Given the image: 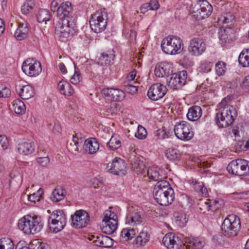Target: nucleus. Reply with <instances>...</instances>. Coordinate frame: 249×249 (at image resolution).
Here are the masks:
<instances>
[{"mask_svg": "<svg viewBox=\"0 0 249 249\" xmlns=\"http://www.w3.org/2000/svg\"><path fill=\"white\" fill-rule=\"evenodd\" d=\"M60 221L62 223L63 221H66L65 214L61 210H56L53 212L48 219V222H57Z\"/></svg>", "mask_w": 249, "mask_h": 249, "instance_id": "58836bf2", "label": "nucleus"}, {"mask_svg": "<svg viewBox=\"0 0 249 249\" xmlns=\"http://www.w3.org/2000/svg\"><path fill=\"white\" fill-rule=\"evenodd\" d=\"M165 157L170 160H180L181 153L176 148L170 147L165 152Z\"/></svg>", "mask_w": 249, "mask_h": 249, "instance_id": "f704fd0d", "label": "nucleus"}, {"mask_svg": "<svg viewBox=\"0 0 249 249\" xmlns=\"http://www.w3.org/2000/svg\"><path fill=\"white\" fill-rule=\"evenodd\" d=\"M13 241L8 238H2L0 239V249H14Z\"/></svg>", "mask_w": 249, "mask_h": 249, "instance_id": "8fccbe9b", "label": "nucleus"}, {"mask_svg": "<svg viewBox=\"0 0 249 249\" xmlns=\"http://www.w3.org/2000/svg\"><path fill=\"white\" fill-rule=\"evenodd\" d=\"M242 87L247 92H249V75L245 77L242 82Z\"/></svg>", "mask_w": 249, "mask_h": 249, "instance_id": "774afa93", "label": "nucleus"}, {"mask_svg": "<svg viewBox=\"0 0 249 249\" xmlns=\"http://www.w3.org/2000/svg\"><path fill=\"white\" fill-rule=\"evenodd\" d=\"M147 176L151 179L158 182L165 181L167 177L164 171L159 167H149L147 169Z\"/></svg>", "mask_w": 249, "mask_h": 249, "instance_id": "412c9836", "label": "nucleus"}, {"mask_svg": "<svg viewBox=\"0 0 249 249\" xmlns=\"http://www.w3.org/2000/svg\"><path fill=\"white\" fill-rule=\"evenodd\" d=\"M83 135L81 133H75L73 135L72 141L77 149L79 144L83 142Z\"/></svg>", "mask_w": 249, "mask_h": 249, "instance_id": "bf43d9fd", "label": "nucleus"}, {"mask_svg": "<svg viewBox=\"0 0 249 249\" xmlns=\"http://www.w3.org/2000/svg\"><path fill=\"white\" fill-rule=\"evenodd\" d=\"M181 236L173 233H168L162 239L163 244L168 249H180L183 245Z\"/></svg>", "mask_w": 249, "mask_h": 249, "instance_id": "dca6fc26", "label": "nucleus"}, {"mask_svg": "<svg viewBox=\"0 0 249 249\" xmlns=\"http://www.w3.org/2000/svg\"><path fill=\"white\" fill-rule=\"evenodd\" d=\"M231 29H221L218 33V38L222 43L230 42L231 40V36L229 32Z\"/></svg>", "mask_w": 249, "mask_h": 249, "instance_id": "a18cd8bd", "label": "nucleus"}, {"mask_svg": "<svg viewBox=\"0 0 249 249\" xmlns=\"http://www.w3.org/2000/svg\"><path fill=\"white\" fill-rule=\"evenodd\" d=\"M50 225V229L53 231V232L57 233L62 231L65 227L66 221H63V223L60 221L57 222H48Z\"/></svg>", "mask_w": 249, "mask_h": 249, "instance_id": "09e8293b", "label": "nucleus"}, {"mask_svg": "<svg viewBox=\"0 0 249 249\" xmlns=\"http://www.w3.org/2000/svg\"><path fill=\"white\" fill-rule=\"evenodd\" d=\"M171 66L167 62H161L156 66L155 74L157 77H164L168 76L171 72Z\"/></svg>", "mask_w": 249, "mask_h": 249, "instance_id": "5701e85b", "label": "nucleus"}, {"mask_svg": "<svg viewBox=\"0 0 249 249\" xmlns=\"http://www.w3.org/2000/svg\"><path fill=\"white\" fill-rule=\"evenodd\" d=\"M13 108L15 112L18 114L25 113L26 107L24 103L19 99H15L13 102Z\"/></svg>", "mask_w": 249, "mask_h": 249, "instance_id": "ea45409f", "label": "nucleus"}, {"mask_svg": "<svg viewBox=\"0 0 249 249\" xmlns=\"http://www.w3.org/2000/svg\"><path fill=\"white\" fill-rule=\"evenodd\" d=\"M228 172L238 176H249V161L241 159L232 160L227 167Z\"/></svg>", "mask_w": 249, "mask_h": 249, "instance_id": "1a4fd4ad", "label": "nucleus"}, {"mask_svg": "<svg viewBox=\"0 0 249 249\" xmlns=\"http://www.w3.org/2000/svg\"><path fill=\"white\" fill-rule=\"evenodd\" d=\"M131 164L133 170L137 174L142 173L144 171L145 166L143 161L136 159L131 163Z\"/></svg>", "mask_w": 249, "mask_h": 249, "instance_id": "de8ad7c7", "label": "nucleus"}, {"mask_svg": "<svg viewBox=\"0 0 249 249\" xmlns=\"http://www.w3.org/2000/svg\"><path fill=\"white\" fill-rule=\"evenodd\" d=\"M213 67V62L208 60H204L200 63L198 70L201 73H208L211 71Z\"/></svg>", "mask_w": 249, "mask_h": 249, "instance_id": "49530a36", "label": "nucleus"}, {"mask_svg": "<svg viewBox=\"0 0 249 249\" xmlns=\"http://www.w3.org/2000/svg\"><path fill=\"white\" fill-rule=\"evenodd\" d=\"M83 149L84 151L89 154H95L99 149V144L95 138H89L85 140Z\"/></svg>", "mask_w": 249, "mask_h": 249, "instance_id": "4be33fe9", "label": "nucleus"}, {"mask_svg": "<svg viewBox=\"0 0 249 249\" xmlns=\"http://www.w3.org/2000/svg\"><path fill=\"white\" fill-rule=\"evenodd\" d=\"M137 229L131 227L123 228L121 232V237L124 241L132 240L136 235Z\"/></svg>", "mask_w": 249, "mask_h": 249, "instance_id": "473e14b6", "label": "nucleus"}, {"mask_svg": "<svg viewBox=\"0 0 249 249\" xmlns=\"http://www.w3.org/2000/svg\"><path fill=\"white\" fill-rule=\"evenodd\" d=\"M215 72L219 76L224 75L226 71V64L223 61H218L215 65Z\"/></svg>", "mask_w": 249, "mask_h": 249, "instance_id": "3c124183", "label": "nucleus"}, {"mask_svg": "<svg viewBox=\"0 0 249 249\" xmlns=\"http://www.w3.org/2000/svg\"><path fill=\"white\" fill-rule=\"evenodd\" d=\"M101 94L106 100L116 102L123 101L126 97L124 91L117 88H105L102 89Z\"/></svg>", "mask_w": 249, "mask_h": 249, "instance_id": "ddd939ff", "label": "nucleus"}, {"mask_svg": "<svg viewBox=\"0 0 249 249\" xmlns=\"http://www.w3.org/2000/svg\"><path fill=\"white\" fill-rule=\"evenodd\" d=\"M9 147V141L5 135H0V150H5Z\"/></svg>", "mask_w": 249, "mask_h": 249, "instance_id": "13d9d810", "label": "nucleus"}, {"mask_svg": "<svg viewBox=\"0 0 249 249\" xmlns=\"http://www.w3.org/2000/svg\"><path fill=\"white\" fill-rule=\"evenodd\" d=\"M29 31V27L27 23H19L18 27L16 29L14 36L18 40H22L27 37Z\"/></svg>", "mask_w": 249, "mask_h": 249, "instance_id": "a878e982", "label": "nucleus"}, {"mask_svg": "<svg viewBox=\"0 0 249 249\" xmlns=\"http://www.w3.org/2000/svg\"><path fill=\"white\" fill-rule=\"evenodd\" d=\"M71 218L72 226L78 228L86 227L89 221V213L83 210L76 211Z\"/></svg>", "mask_w": 249, "mask_h": 249, "instance_id": "2eb2a0df", "label": "nucleus"}, {"mask_svg": "<svg viewBox=\"0 0 249 249\" xmlns=\"http://www.w3.org/2000/svg\"><path fill=\"white\" fill-rule=\"evenodd\" d=\"M107 146L112 150H116L121 146V138L116 134H113L109 142L107 143Z\"/></svg>", "mask_w": 249, "mask_h": 249, "instance_id": "4c0bfd02", "label": "nucleus"}, {"mask_svg": "<svg viewBox=\"0 0 249 249\" xmlns=\"http://www.w3.org/2000/svg\"><path fill=\"white\" fill-rule=\"evenodd\" d=\"M188 218L185 214H180L176 218L175 222L180 227H184L185 226Z\"/></svg>", "mask_w": 249, "mask_h": 249, "instance_id": "864d4df0", "label": "nucleus"}, {"mask_svg": "<svg viewBox=\"0 0 249 249\" xmlns=\"http://www.w3.org/2000/svg\"><path fill=\"white\" fill-rule=\"evenodd\" d=\"M238 62L242 67H249V49L242 51L238 57Z\"/></svg>", "mask_w": 249, "mask_h": 249, "instance_id": "e433bc0d", "label": "nucleus"}, {"mask_svg": "<svg viewBox=\"0 0 249 249\" xmlns=\"http://www.w3.org/2000/svg\"><path fill=\"white\" fill-rule=\"evenodd\" d=\"M58 89L62 94L70 96L74 93V90L71 84L67 81L62 80L58 84Z\"/></svg>", "mask_w": 249, "mask_h": 249, "instance_id": "cd10ccee", "label": "nucleus"}, {"mask_svg": "<svg viewBox=\"0 0 249 249\" xmlns=\"http://www.w3.org/2000/svg\"><path fill=\"white\" fill-rule=\"evenodd\" d=\"M103 220L118 222V216L114 212L106 211Z\"/></svg>", "mask_w": 249, "mask_h": 249, "instance_id": "5fc2aeb1", "label": "nucleus"}, {"mask_svg": "<svg viewBox=\"0 0 249 249\" xmlns=\"http://www.w3.org/2000/svg\"><path fill=\"white\" fill-rule=\"evenodd\" d=\"M187 77V73L186 71L173 73L168 82V86L174 89H178L185 85Z\"/></svg>", "mask_w": 249, "mask_h": 249, "instance_id": "a211bd4d", "label": "nucleus"}, {"mask_svg": "<svg viewBox=\"0 0 249 249\" xmlns=\"http://www.w3.org/2000/svg\"><path fill=\"white\" fill-rule=\"evenodd\" d=\"M66 195V191L62 187L57 186L53 191L50 198L52 201L57 202L63 200Z\"/></svg>", "mask_w": 249, "mask_h": 249, "instance_id": "c85d7f7f", "label": "nucleus"}, {"mask_svg": "<svg viewBox=\"0 0 249 249\" xmlns=\"http://www.w3.org/2000/svg\"><path fill=\"white\" fill-rule=\"evenodd\" d=\"M202 206L208 211L215 212L221 207V204L216 200H207Z\"/></svg>", "mask_w": 249, "mask_h": 249, "instance_id": "a19ab883", "label": "nucleus"}, {"mask_svg": "<svg viewBox=\"0 0 249 249\" xmlns=\"http://www.w3.org/2000/svg\"><path fill=\"white\" fill-rule=\"evenodd\" d=\"M51 9L52 11L56 12L58 20L72 19L73 8L71 3L69 1L53 0L51 3Z\"/></svg>", "mask_w": 249, "mask_h": 249, "instance_id": "0eeeda50", "label": "nucleus"}, {"mask_svg": "<svg viewBox=\"0 0 249 249\" xmlns=\"http://www.w3.org/2000/svg\"><path fill=\"white\" fill-rule=\"evenodd\" d=\"M191 184L194 186L195 190L204 196L207 197L209 194L207 188L205 186L203 182L196 179H192Z\"/></svg>", "mask_w": 249, "mask_h": 249, "instance_id": "72a5a7b5", "label": "nucleus"}, {"mask_svg": "<svg viewBox=\"0 0 249 249\" xmlns=\"http://www.w3.org/2000/svg\"><path fill=\"white\" fill-rule=\"evenodd\" d=\"M124 86L126 92L131 94H134L138 91L137 86H134L130 83H127V84L125 85Z\"/></svg>", "mask_w": 249, "mask_h": 249, "instance_id": "e2e57ef3", "label": "nucleus"}, {"mask_svg": "<svg viewBox=\"0 0 249 249\" xmlns=\"http://www.w3.org/2000/svg\"><path fill=\"white\" fill-rule=\"evenodd\" d=\"M150 235L148 231L142 230L136 236L133 244L137 247L145 246L150 240Z\"/></svg>", "mask_w": 249, "mask_h": 249, "instance_id": "393cba45", "label": "nucleus"}, {"mask_svg": "<svg viewBox=\"0 0 249 249\" xmlns=\"http://www.w3.org/2000/svg\"><path fill=\"white\" fill-rule=\"evenodd\" d=\"M206 50V44L201 38L195 37L189 42L188 50L189 53L194 56L201 55Z\"/></svg>", "mask_w": 249, "mask_h": 249, "instance_id": "4468645a", "label": "nucleus"}, {"mask_svg": "<svg viewBox=\"0 0 249 249\" xmlns=\"http://www.w3.org/2000/svg\"><path fill=\"white\" fill-rule=\"evenodd\" d=\"M102 239V243L100 245L101 247L108 248L112 245V239L107 236L104 235V237L101 238Z\"/></svg>", "mask_w": 249, "mask_h": 249, "instance_id": "052dcab7", "label": "nucleus"}, {"mask_svg": "<svg viewBox=\"0 0 249 249\" xmlns=\"http://www.w3.org/2000/svg\"><path fill=\"white\" fill-rule=\"evenodd\" d=\"M147 132L146 129L142 125H139L137 132L135 136L140 140H144L147 137Z\"/></svg>", "mask_w": 249, "mask_h": 249, "instance_id": "603ef678", "label": "nucleus"}, {"mask_svg": "<svg viewBox=\"0 0 249 249\" xmlns=\"http://www.w3.org/2000/svg\"><path fill=\"white\" fill-rule=\"evenodd\" d=\"M213 12V7L206 0H199L193 8V13L198 20L209 17Z\"/></svg>", "mask_w": 249, "mask_h": 249, "instance_id": "f8f14e48", "label": "nucleus"}, {"mask_svg": "<svg viewBox=\"0 0 249 249\" xmlns=\"http://www.w3.org/2000/svg\"><path fill=\"white\" fill-rule=\"evenodd\" d=\"M174 133L179 140L185 142L190 141L194 136V132L192 126L186 121L177 122L174 126Z\"/></svg>", "mask_w": 249, "mask_h": 249, "instance_id": "9d476101", "label": "nucleus"}, {"mask_svg": "<svg viewBox=\"0 0 249 249\" xmlns=\"http://www.w3.org/2000/svg\"><path fill=\"white\" fill-rule=\"evenodd\" d=\"M11 95V91L8 88L1 86L0 90V98H6Z\"/></svg>", "mask_w": 249, "mask_h": 249, "instance_id": "69168bd1", "label": "nucleus"}, {"mask_svg": "<svg viewBox=\"0 0 249 249\" xmlns=\"http://www.w3.org/2000/svg\"><path fill=\"white\" fill-rule=\"evenodd\" d=\"M115 55L113 51L104 52L100 56L99 59L101 65H109L114 60Z\"/></svg>", "mask_w": 249, "mask_h": 249, "instance_id": "c9c22d12", "label": "nucleus"}, {"mask_svg": "<svg viewBox=\"0 0 249 249\" xmlns=\"http://www.w3.org/2000/svg\"><path fill=\"white\" fill-rule=\"evenodd\" d=\"M82 77L78 69L74 66V73L72 76L71 77L70 81L74 85L77 84L81 80Z\"/></svg>", "mask_w": 249, "mask_h": 249, "instance_id": "6e6d98bb", "label": "nucleus"}, {"mask_svg": "<svg viewBox=\"0 0 249 249\" xmlns=\"http://www.w3.org/2000/svg\"><path fill=\"white\" fill-rule=\"evenodd\" d=\"M102 231L107 234L110 235L117 229L118 222L102 220Z\"/></svg>", "mask_w": 249, "mask_h": 249, "instance_id": "c756f323", "label": "nucleus"}, {"mask_svg": "<svg viewBox=\"0 0 249 249\" xmlns=\"http://www.w3.org/2000/svg\"><path fill=\"white\" fill-rule=\"evenodd\" d=\"M137 33L135 31L130 30L125 34V38L128 40L130 43H133L136 39Z\"/></svg>", "mask_w": 249, "mask_h": 249, "instance_id": "680f3d73", "label": "nucleus"}, {"mask_svg": "<svg viewBox=\"0 0 249 249\" xmlns=\"http://www.w3.org/2000/svg\"><path fill=\"white\" fill-rule=\"evenodd\" d=\"M107 169L112 174L124 175L126 173V164L124 160L116 158L112 162L107 164Z\"/></svg>", "mask_w": 249, "mask_h": 249, "instance_id": "f3484780", "label": "nucleus"}, {"mask_svg": "<svg viewBox=\"0 0 249 249\" xmlns=\"http://www.w3.org/2000/svg\"><path fill=\"white\" fill-rule=\"evenodd\" d=\"M43 223L39 216L26 215L18 222L19 229L25 233L30 234L39 232L42 229Z\"/></svg>", "mask_w": 249, "mask_h": 249, "instance_id": "7ed1b4c3", "label": "nucleus"}, {"mask_svg": "<svg viewBox=\"0 0 249 249\" xmlns=\"http://www.w3.org/2000/svg\"><path fill=\"white\" fill-rule=\"evenodd\" d=\"M142 221L141 213L137 211L129 212L125 217V224L136 226L140 225Z\"/></svg>", "mask_w": 249, "mask_h": 249, "instance_id": "b1692460", "label": "nucleus"}, {"mask_svg": "<svg viewBox=\"0 0 249 249\" xmlns=\"http://www.w3.org/2000/svg\"><path fill=\"white\" fill-rule=\"evenodd\" d=\"M43 193V189L39 188L36 193H34L30 195L28 197V199L29 201L33 202L39 201L41 197L42 196Z\"/></svg>", "mask_w": 249, "mask_h": 249, "instance_id": "4d7b16f0", "label": "nucleus"}, {"mask_svg": "<svg viewBox=\"0 0 249 249\" xmlns=\"http://www.w3.org/2000/svg\"><path fill=\"white\" fill-rule=\"evenodd\" d=\"M107 14L105 9L96 11L89 21L92 30L96 33L103 32L107 27Z\"/></svg>", "mask_w": 249, "mask_h": 249, "instance_id": "6e6552de", "label": "nucleus"}, {"mask_svg": "<svg viewBox=\"0 0 249 249\" xmlns=\"http://www.w3.org/2000/svg\"><path fill=\"white\" fill-rule=\"evenodd\" d=\"M76 25L72 19L58 20L55 25V31L62 42L67 41L76 33Z\"/></svg>", "mask_w": 249, "mask_h": 249, "instance_id": "39448f33", "label": "nucleus"}, {"mask_svg": "<svg viewBox=\"0 0 249 249\" xmlns=\"http://www.w3.org/2000/svg\"><path fill=\"white\" fill-rule=\"evenodd\" d=\"M36 160L42 167H46L50 162V159L48 157H39Z\"/></svg>", "mask_w": 249, "mask_h": 249, "instance_id": "0e129e2a", "label": "nucleus"}, {"mask_svg": "<svg viewBox=\"0 0 249 249\" xmlns=\"http://www.w3.org/2000/svg\"><path fill=\"white\" fill-rule=\"evenodd\" d=\"M35 5V0H26L21 7L22 14L27 15L32 11Z\"/></svg>", "mask_w": 249, "mask_h": 249, "instance_id": "c03bdc74", "label": "nucleus"}, {"mask_svg": "<svg viewBox=\"0 0 249 249\" xmlns=\"http://www.w3.org/2000/svg\"><path fill=\"white\" fill-rule=\"evenodd\" d=\"M17 149L20 154L29 155L35 151V143L31 140L21 142L18 144Z\"/></svg>", "mask_w": 249, "mask_h": 249, "instance_id": "aec40b11", "label": "nucleus"}, {"mask_svg": "<svg viewBox=\"0 0 249 249\" xmlns=\"http://www.w3.org/2000/svg\"><path fill=\"white\" fill-rule=\"evenodd\" d=\"M189 243L193 248L195 249H200L205 244L204 239L199 237H191L189 239Z\"/></svg>", "mask_w": 249, "mask_h": 249, "instance_id": "79ce46f5", "label": "nucleus"}, {"mask_svg": "<svg viewBox=\"0 0 249 249\" xmlns=\"http://www.w3.org/2000/svg\"><path fill=\"white\" fill-rule=\"evenodd\" d=\"M231 97L224 98L219 104L215 117L216 123L219 127H226L232 124L237 116V111L230 105Z\"/></svg>", "mask_w": 249, "mask_h": 249, "instance_id": "f257e3e1", "label": "nucleus"}, {"mask_svg": "<svg viewBox=\"0 0 249 249\" xmlns=\"http://www.w3.org/2000/svg\"><path fill=\"white\" fill-rule=\"evenodd\" d=\"M34 94V89L30 85L23 86L19 91V95L23 100L29 99L33 97Z\"/></svg>", "mask_w": 249, "mask_h": 249, "instance_id": "2f4dec72", "label": "nucleus"}, {"mask_svg": "<svg viewBox=\"0 0 249 249\" xmlns=\"http://www.w3.org/2000/svg\"><path fill=\"white\" fill-rule=\"evenodd\" d=\"M37 18L39 23L49 21L51 18L50 13L47 9H40L37 15Z\"/></svg>", "mask_w": 249, "mask_h": 249, "instance_id": "37998d69", "label": "nucleus"}, {"mask_svg": "<svg viewBox=\"0 0 249 249\" xmlns=\"http://www.w3.org/2000/svg\"><path fill=\"white\" fill-rule=\"evenodd\" d=\"M154 197L162 206L171 204L175 199L174 191L167 181H160L155 185L153 190Z\"/></svg>", "mask_w": 249, "mask_h": 249, "instance_id": "f03ea898", "label": "nucleus"}, {"mask_svg": "<svg viewBox=\"0 0 249 249\" xmlns=\"http://www.w3.org/2000/svg\"><path fill=\"white\" fill-rule=\"evenodd\" d=\"M167 91L166 86L160 83L153 84L147 92L148 97L153 101H157L162 98Z\"/></svg>", "mask_w": 249, "mask_h": 249, "instance_id": "6ab92c4d", "label": "nucleus"}, {"mask_svg": "<svg viewBox=\"0 0 249 249\" xmlns=\"http://www.w3.org/2000/svg\"><path fill=\"white\" fill-rule=\"evenodd\" d=\"M202 115L201 108L199 106H193L189 109L187 114L188 119L191 121H196L199 119Z\"/></svg>", "mask_w": 249, "mask_h": 249, "instance_id": "7c9ffc66", "label": "nucleus"}, {"mask_svg": "<svg viewBox=\"0 0 249 249\" xmlns=\"http://www.w3.org/2000/svg\"><path fill=\"white\" fill-rule=\"evenodd\" d=\"M235 21V16L231 12L226 13L218 18L217 23L220 26L229 27Z\"/></svg>", "mask_w": 249, "mask_h": 249, "instance_id": "bb28decb", "label": "nucleus"}, {"mask_svg": "<svg viewBox=\"0 0 249 249\" xmlns=\"http://www.w3.org/2000/svg\"><path fill=\"white\" fill-rule=\"evenodd\" d=\"M241 228L239 217L235 214H230L224 220L221 225L223 234L228 237H233L238 234Z\"/></svg>", "mask_w": 249, "mask_h": 249, "instance_id": "423d86ee", "label": "nucleus"}, {"mask_svg": "<svg viewBox=\"0 0 249 249\" xmlns=\"http://www.w3.org/2000/svg\"><path fill=\"white\" fill-rule=\"evenodd\" d=\"M137 74V71L135 70L130 72L126 77V82L130 83L135 80Z\"/></svg>", "mask_w": 249, "mask_h": 249, "instance_id": "338daca9", "label": "nucleus"}, {"mask_svg": "<svg viewBox=\"0 0 249 249\" xmlns=\"http://www.w3.org/2000/svg\"><path fill=\"white\" fill-rule=\"evenodd\" d=\"M22 71L30 77H36L42 71L40 63L35 58H28L25 60L22 65Z\"/></svg>", "mask_w": 249, "mask_h": 249, "instance_id": "9b49d317", "label": "nucleus"}, {"mask_svg": "<svg viewBox=\"0 0 249 249\" xmlns=\"http://www.w3.org/2000/svg\"><path fill=\"white\" fill-rule=\"evenodd\" d=\"M161 49L166 54L176 55L181 53L184 49L182 39L176 36H168L161 42Z\"/></svg>", "mask_w": 249, "mask_h": 249, "instance_id": "20e7f679", "label": "nucleus"}]
</instances>
